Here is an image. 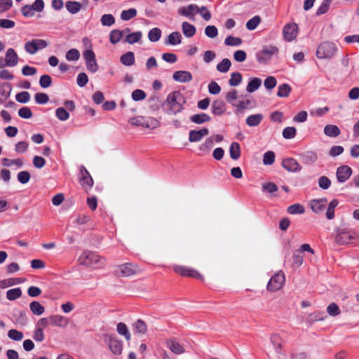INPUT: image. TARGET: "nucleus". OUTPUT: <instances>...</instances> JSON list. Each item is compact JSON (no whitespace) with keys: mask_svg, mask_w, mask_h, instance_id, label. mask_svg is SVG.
<instances>
[{"mask_svg":"<svg viewBox=\"0 0 359 359\" xmlns=\"http://www.w3.org/2000/svg\"><path fill=\"white\" fill-rule=\"evenodd\" d=\"M161 30L159 28H152L148 33V39L151 42H156L161 39Z\"/></svg>","mask_w":359,"mask_h":359,"instance_id":"58836bf2","label":"nucleus"},{"mask_svg":"<svg viewBox=\"0 0 359 359\" xmlns=\"http://www.w3.org/2000/svg\"><path fill=\"white\" fill-rule=\"evenodd\" d=\"M198 6L196 4H190L187 6H183L178 10V13L182 16H185L191 20H194V13H196Z\"/></svg>","mask_w":359,"mask_h":359,"instance_id":"4468645a","label":"nucleus"},{"mask_svg":"<svg viewBox=\"0 0 359 359\" xmlns=\"http://www.w3.org/2000/svg\"><path fill=\"white\" fill-rule=\"evenodd\" d=\"M242 74L239 72H233L231 74V78L229 80V84L231 86H238L241 81H242Z\"/></svg>","mask_w":359,"mask_h":359,"instance_id":"09e8293b","label":"nucleus"},{"mask_svg":"<svg viewBox=\"0 0 359 359\" xmlns=\"http://www.w3.org/2000/svg\"><path fill=\"white\" fill-rule=\"evenodd\" d=\"M332 0H324L321 5L316 10V15L317 16L326 13L330 8V5Z\"/></svg>","mask_w":359,"mask_h":359,"instance_id":"603ef678","label":"nucleus"},{"mask_svg":"<svg viewBox=\"0 0 359 359\" xmlns=\"http://www.w3.org/2000/svg\"><path fill=\"white\" fill-rule=\"evenodd\" d=\"M123 36V32L119 29H113L109 34V41L112 44L118 43Z\"/></svg>","mask_w":359,"mask_h":359,"instance_id":"f704fd0d","label":"nucleus"},{"mask_svg":"<svg viewBox=\"0 0 359 359\" xmlns=\"http://www.w3.org/2000/svg\"><path fill=\"white\" fill-rule=\"evenodd\" d=\"M292 88L287 83L280 84L278 88L277 95L280 97H287L289 96Z\"/></svg>","mask_w":359,"mask_h":359,"instance_id":"72a5a7b5","label":"nucleus"},{"mask_svg":"<svg viewBox=\"0 0 359 359\" xmlns=\"http://www.w3.org/2000/svg\"><path fill=\"white\" fill-rule=\"evenodd\" d=\"M260 22V16L255 15L246 22V28L250 31L254 30L257 28V27L259 25Z\"/></svg>","mask_w":359,"mask_h":359,"instance_id":"a18cd8bd","label":"nucleus"},{"mask_svg":"<svg viewBox=\"0 0 359 359\" xmlns=\"http://www.w3.org/2000/svg\"><path fill=\"white\" fill-rule=\"evenodd\" d=\"M271 342L273 345L276 353L280 354L282 348L281 337L278 334H274L271 337Z\"/></svg>","mask_w":359,"mask_h":359,"instance_id":"a19ab883","label":"nucleus"},{"mask_svg":"<svg viewBox=\"0 0 359 359\" xmlns=\"http://www.w3.org/2000/svg\"><path fill=\"white\" fill-rule=\"evenodd\" d=\"M5 59L8 63V67H14L18 62V56L15 50L12 48L7 50Z\"/></svg>","mask_w":359,"mask_h":359,"instance_id":"412c9836","label":"nucleus"},{"mask_svg":"<svg viewBox=\"0 0 359 359\" xmlns=\"http://www.w3.org/2000/svg\"><path fill=\"white\" fill-rule=\"evenodd\" d=\"M275 153L272 151H268L264 154L263 163L264 165H271L275 161Z\"/></svg>","mask_w":359,"mask_h":359,"instance_id":"774afa93","label":"nucleus"},{"mask_svg":"<svg viewBox=\"0 0 359 359\" xmlns=\"http://www.w3.org/2000/svg\"><path fill=\"white\" fill-rule=\"evenodd\" d=\"M340 133V129L336 125L329 124L324 128V133L328 137H336Z\"/></svg>","mask_w":359,"mask_h":359,"instance_id":"c85d7f7f","label":"nucleus"},{"mask_svg":"<svg viewBox=\"0 0 359 359\" xmlns=\"http://www.w3.org/2000/svg\"><path fill=\"white\" fill-rule=\"evenodd\" d=\"M56 117L62 121H67L69 118V114L64 107H58L55 110Z\"/></svg>","mask_w":359,"mask_h":359,"instance_id":"4d7b16f0","label":"nucleus"},{"mask_svg":"<svg viewBox=\"0 0 359 359\" xmlns=\"http://www.w3.org/2000/svg\"><path fill=\"white\" fill-rule=\"evenodd\" d=\"M285 274L282 271L277 272L269 280L266 289L270 292H275L280 290L285 283Z\"/></svg>","mask_w":359,"mask_h":359,"instance_id":"6e6552de","label":"nucleus"},{"mask_svg":"<svg viewBox=\"0 0 359 359\" xmlns=\"http://www.w3.org/2000/svg\"><path fill=\"white\" fill-rule=\"evenodd\" d=\"M353 173L352 168L346 165H343L337 168L336 176L339 183H344L347 181Z\"/></svg>","mask_w":359,"mask_h":359,"instance_id":"f8f14e48","label":"nucleus"},{"mask_svg":"<svg viewBox=\"0 0 359 359\" xmlns=\"http://www.w3.org/2000/svg\"><path fill=\"white\" fill-rule=\"evenodd\" d=\"M65 7L69 13L74 15L81 11L82 5L80 2L76 1H67L65 3Z\"/></svg>","mask_w":359,"mask_h":359,"instance_id":"393cba45","label":"nucleus"},{"mask_svg":"<svg viewBox=\"0 0 359 359\" xmlns=\"http://www.w3.org/2000/svg\"><path fill=\"white\" fill-rule=\"evenodd\" d=\"M230 156L233 160H237L241 156V147L238 142H232L229 148Z\"/></svg>","mask_w":359,"mask_h":359,"instance_id":"7c9ffc66","label":"nucleus"},{"mask_svg":"<svg viewBox=\"0 0 359 359\" xmlns=\"http://www.w3.org/2000/svg\"><path fill=\"white\" fill-rule=\"evenodd\" d=\"M237 98L238 91L236 89L231 90L226 94L225 96L226 101L233 107H236L237 104L235 103V101L237 100Z\"/></svg>","mask_w":359,"mask_h":359,"instance_id":"c03bdc74","label":"nucleus"},{"mask_svg":"<svg viewBox=\"0 0 359 359\" xmlns=\"http://www.w3.org/2000/svg\"><path fill=\"white\" fill-rule=\"evenodd\" d=\"M39 84L41 88H47L52 84V78L48 74H43L40 77Z\"/></svg>","mask_w":359,"mask_h":359,"instance_id":"0e129e2a","label":"nucleus"},{"mask_svg":"<svg viewBox=\"0 0 359 359\" xmlns=\"http://www.w3.org/2000/svg\"><path fill=\"white\" fill-rule=\"evenodd\" d=\"M185 103L186 100L183 94L179 90H175L168 95L162 106H168L169 108L166 111L167 114L175 115L184 109V104Z\"/></svg>","mask_w":359,"mask_h":359,"instance_id":"f257e3e1","label":"nucleus"},{"mask_svg":"<svg viewBox=\"0 0 359 359\" xmlns=\"http://www.w3.org/2000/svg\"><path fill=\"white\" fill-rule=\"evenodd\" d=\"M264 118L262 114H252L247 117L245 120L246 124L250 127L258 126Z\"/></svg>","mask_w":359,"mask_h":359,"instance_id":"4be33fe9","label":"nucleus"},{"mask_svg":"<svg viewBox=\"0 0 359 359\" xmlns=\"http://www.w3.org/2000/svg\"><path fill=\"white\" fill-rule=\"evenodd\" d=\"M49 320L50 323L58 327H63L67 324L65 318L59 315H52L49 317Z\"/></svg>","mask_w":359,"mask_h":359,"instance_id":"de8ad7c7","label":"nucleus"},{"mask_svg":"<svg viewBox=\"0 0 359 359\" xmlns=\"http://www.w3.org/2000/svg\"><path fill=\"white\" fill-rule=\"evenodd\" d=\"M296 134L297 130L294 127H286L283 130V137L287 140L294 138Z\"/></svg>","mask_w":359,"mask_h":359,"instance_id":"052dcab7","label":"nucleus"},{"mask_svg":"<svg viewBox=\"0 0 359 359\" xmlns=\"http://www.w3.org/2000/svg\"><path fill=\"white\" fill-rule=\"evenodd\" d=\"M136 266L131 263H126L118 266L116 273L122 277L134 275L136 271Z\"/></svg>","mask_w":359,"mask_h":359,"instance_id":"ddd939ff","label":"nucleus"},{"mask_svg":"<svg viewBox=\"0 0 359 359\" xmlns=\"http://www.w3.org/2000/svg\"><path fill=\"white\" fill-rule=\"evenodd\" d=\"M79 181L84 191L88 194L94 184V181L88 170L84 165H81L79 169Z\"/></svg>","mask_w":359,"mask_h":359,"instance_id":"39448f33","label":"nucleus"},{"mask_svg":"<svg viewBox=\"0 0 359 359\" xmlns=\"http://www.w3.org/2000/svg\"><path fill=\"white\" fill-rule=\"evenodd\" d=\"M175 273L182 276L192 277L198 280H203V276L196 270L183 266H175L174 267Z\"/></svg>","mask_w":359,"mask_h":359,"instance_id":"1a4fd4ad","label":"nucleus"},{"mask_svg":"<svg viewBox=\"0 0 359 359\" xmlns=\"http://www.w3.org/2000/svg\"><path fill=\"white\" fill-rule=\"evenodd\" d=\"M181 41H182V35H181L180 32L176 31V32H172L171 34H170L168 36V37L165 41V43L172 45V46H175V45L181 43Z\"/></svg>","mask_w":359,"mask_h":359,"instance_id":"5701e85b","label":"nucleus"},{"mask_svg":"<svg viewBox=\"0 0 359 359\" xmlns=\"http://www.w3.org/2000/svg\"><path fill=\"white\" fill-rule=\"evenodd\" d=\"M167 347L175 354L180 355L185 352L184 348L175 339H169L165 341Z\"/></svg>","mask_w":359,"mask_h":359,"instance_id":"a211bd4d","label":"nucleus"},{"mask_svg":"<svg viewBox=\"0 0 359 359\" xmlns=\"http://www.w3.org/2000/svg\"><path fill=\"white\" fill-rule=\"evenodd\" d=\"M137 14V11L135 8H130L128 10H123L121 13V18L124 21L130 20L135 18Z\"/></svg>","mask_w":359,"mask_h":359,"instance_id":"79ce46f5","label":"nucleus"},{"mask_svg":"<svg viewBox=\"0 0 359 359\" xmlns=\"http://www.w3.org/2000/svg\"><path fill=\"white\" fill-rule=\"evenodd\" d=\"M231 65V62L229 59L224 58L217 65V70L222 73L227 72Z\"/></svg>","mask_w":359,"mask_h":359,"instance_id":"e433bc0d","label":"nucleus"},{"mask_svg":"<svg viewBox=\"0 0 359 359\" xmlns=\"http://www.w3.org/2000/svg\"><path fill=\"white\" fill-rule=\"evenodd\" d=\"M224 43L229 46H238L242 43V39L239 37L228 36L224 41Z\"/></svg>","mask_w":359,"mask_h":359,"instance_id":"bf43d9fd","label":"nucleus"},{"mask_svg":"<svg viewBox=\"0 0 359 359\" xmlns=\"http://www.w3.org/2000/svg\"><path fill=\"white\" fill-rule=\"evenodd\" d=\"M335 242L340 245H347L356 238V233L347 228H338L336 230Z\"/></svg>","mask_w":359,"mask_h":359,"instance_id":"f03ea898","label":"nucleus"},{"mask_svg":"<svg viewBox=\"0 0 359 359\" xmlns=\"http://www.w3.org/2000/svg\"><path fill=\"white\" fill-rule=\"evenodd\" d=\"M22 295L20 287L10 289L6 292V298L10 301H14Z\"/></svg>","mask_w":359,"mask_h":359,"instance_id":"4c0bfd02","label":"nucleus"},{"mask_svg":"<svg viewBox=\"0 0 359 359\" xmlns=\"http://www.w3.org/2000/svg\"><path fill=\"white\" fill-rule=\"evenodd\" d=\"M99 259L100 257L97 254L90 251L83 252L79 258L81 264L87 266H93L98 263Z\"/></svg>","mask_w":359,"mask_h":359,"instance_id":"9b49d317","label":"nucleus"},{"mask_svg":"<svg viewBox=\"0 0 359 359\" xmlns=\"http://www.w3.org/2000/svg\"><path fill=\"white\" fill-rule=\"evenodd\" d=\"M129 123L133 126H142L146 128H154L159 124V122L154 118H147L141 116L131 118Z\"/></svg>","mask_w":359,"mask_h":359,"instance_id":"423d86ee","label":"nucleus"},{"mask_svg":"<svg viewBox=\"0 0 359 359\" xmlns=\"http://www.w3.org/2000/svg\"><path fill=\"white\" fill-rule=\"evenodd\" d=\"M34 100L36 103L39 104H44L48 102L49 97L46 93H37L34 95Z\"/></svg>","mask_w":359,"mask_h":359,"instance_id":"e2e57ef3","label":"nucleus"},{"mask_svg":"<svg viewBox=\"0 0 359 359\" xmlns=\"http://www.w3.org/2000/svg\"><path fill=\"white\" fill-rule=\"evenodd\" d=\"M182 29L184 35L187 38L194 36L196 32V27L188 22H182Z\"/></svg>","mask_w":359,"mask_h":359,"instance_id":"bb28decb","label":"nucleus"},{"mask_svg":"<svg viewBox=\"0 0 359 359\" xmlns=\"http://www.w3.org/2000/svg\"><path fill=\"white\" fill-rule=\"evenodd\" d=\"M135 54L132 51H128L120 57V62L125 66H131L135 64Z\"/></svg>","mask_w":359,"mask_h":359,"instance_id":"b1692460","label":"nucleus"},{"mask_svg":"<svg viewBox=\"0 0 359 359\" xmlns=\"http://www.w3.org/2000/svg\"><path fill=\"white\" fill-rule=\"evenodd\" d=\"M262 85V80L259 78L254 77L250 79L246 87V90L252 93L256 91Z\"/></svg>","mask_w":359,"mask_h":359,"instance_id":"cd10ccee","label":"nucleus"},{"mask_svg":"<svg viewBox=\"0 0 359 359\" xmlns=\"http://www.w3.org/2000/svg\"><path fill=\"white\" fill-rule=\"evenodd\" d=\"M318 186L322 189H328L331 186V180L327 176H321L318 178Z\"/></svg>","mask_w":359,"mask_h":359,"instance_id":"69168bd1","label":"nucleus"},{"mask_svg":"<svg viewBox=\"0 0 359 359\" xmlns=\"http://www.w3.org/2000/svg\"><path fill=\"white\" fill-rule=\"evenodd\" d=\"M31 96L29 92L22 91L18 93L15 95V100L17 102L22 104L27 103L30 100Z\"/></svg>","mask_w":359,"mask_h":359,"instance_id":"5fc2aeb1","label":"nucleus"},{"mask_svg":"<svg viewBox=\"0 0 359 359\" xmlns=\"http://www.w3.org/2000/svg\"><path fill=\"white\" fill-rule=\"evenodd\" d=\"M80 57V53L77 49L72 48L66 53L65 57L68 61L78 60Z\"/></svg>","mask_w":359,"mask_h":359,"instance_id":"680f3d73","label":"nucleus"},{"mask_svg":"<svg viewBox=\"0 0 359 359\" xmlns=\"http://www.w3.org/2000/svg\"><path fill=\"white\" fill-rule=\"evenodd\" d=\"M104 341L107 343L110 350L115 355H121L123 351V342L118 339L116 334L104 335Z\"/></svg>","mask_w":359,"mask_h":359,"instance_id":"0eeeda50","label":"nucleus"},{"mask_svg":"<svg viewBox=\"0 0 359 359\" xmlns=\"http://www.w3.org/2000/svg\"><path fill=\"white\" fill-rule=\"evenodd\" d=\"M327 200L326 198L314 199L311 201L310 206L311 210L316 214H320L324 211L326 207Z\"/></svg>","mask_w":359,"mask_h":359,"instance_id":"dca6fc26","label":"nucleus"},{"mask_svg":"<svg viewBox=\"0 0 359 359\" xmlns=\"http://www.w3.org/2000/svg\"><path fill=\"white\" fill-rule=\"evenodd\" d=\"M149 109L153 111H158L162 104L160 99L156 96H152L149 99Z\"/></svg>","mask_w":359,"mask_h":359,"instance_id":"49530a36","label":"nucleus"},{"mask_svg":"<svg viewBox=\"0 0 359 359\" xmlns=\"http://www.w3.org/2000/svg\"><path fill=\"white\" fill-rule=\"evenodd\" d=\"M133 328L134 330L136 332L140 333V334H144L147 332V325L146 323L141 319H138L134 324H133Z\"/></svg>","mask_w":359,"mask_h":359,"instance_id":"864d4df0","label":"nucleus"},{"mask_svg":"<svg viewBox=\"0 0 359 359\" xmlns=\"http://www.w3.org/2000/svg\"><path fill=\"white\" fill-rule=\"evenodd\" d=\"M278 48L275 46H266L256 53V59L259 64H266L273 55H277Z\"/></svg>","mask_w":359,"mask_h":359,"instance_id":"7ed1b4c3","label":"nucleus"},{"mask_svg":"<svg viewBox=\"0 0 359 359\" xmlns=\"http://www.w3.org/2000/svg\"><path fill=\"white\" fill-rule=\"evenodd\" d=\"M287 211L289 214L296 215V214H303L305 211L304 207L299 203H294L293 205H290Z\"/></svg>","mask_w":359,"mask_h":359,"instance_id":"37998d69","label":"nucleus"},{"mask_svg":"<svg viewBox=\"0 0 359 359\" xmlns=\"http://www.w3.org/2000/svg\"><path fill=\"white\" fill-rule=\"evenodd\" d=\"M327 312L330 316L335 317L340 314L341 311L339 306L336 303L332 302L327 306Z\"/></svg>","mask_w":359,"mask_h":359,"instance_id":"6e6d98bb","label":"nucleus"},{"mask_svg":"<svg viewBox=\"0 0 359 359\" xmlns=\"http://www.w3.org/2000/svg\"><path fill=\"white\" fill-rule=\"evenodd\" d=\"M12 90V86L10 83H4L0 86V95L4 96L5 99H7L11 95Z\"/></svg>","mask_w":359,"mask_h":359,"instance_id":"3c124183","label":"nucleus"},{"mask_svg":"<svg viewBox=\"0 0 359 359\" xmlns=\"http://www.w3.org/2000/svg\"><path fill=\"white\" fill-rule=\"evenodd\" d=\"M326 318L325 313L323 311H316L312 313H310L308 317V322L310 323H313L316 321L324 320Z\"/></svg>","mask_w":359,"mask_h":359,"instance_id":"ea45409f","label":"nucleus"},{"mask_svg":"<svg viewBox=\"0 0 359 359\" xmlns=\"http://www.w3.org/2000/svg\"><path fill=\"white\" fill-rule=\"evenodd\" d=\"M298 30L299 27L297 24L294 22L286 24L283 29L285 40L289 42L294 40L297 36Z\"/></svg>","mask_w":359,"mask_h":359,"instance_id":"9d476101","label":"nucleus"},{"mask_svg":"<svg viewBox=\"0 0 359 359\" xmlns=\"http://www.w3.org/2000/svg\"><path fill=\"white\" fill-rule=\"evenodd\" d=\"M103 26L110 27L115 23V18L111 14H104L100 19Z\"/></svg>","mask_w":359,"mask_h":359,"instance_id":"13d9d810","label":"nucleus"},{"mask_svg":"<svg viewBox=\"0 0 359 359\" xmlns=\"http://www.w3.org/2000/svg\"><path fill=\"white\" fill-rule=\"evenodd\" d=\"M282 166L289 172H295L301 170L302 167L299 163L292 158H285L282 161Z\"/></svg>","mask_w":359,"mask_h":359,"instance_id":"2eb2a0df","label":"nucleus"},{"mask_svg":"<svg viewBox=\"0 0 359 359\" xmlns=\"http://www.w3.org/2000/svg\"><path fill=\"white\" fill-rule=\"evenodd\" d=\"M172 79L178 82L187 83L192 80L193 76L191 72L188 71H176L172 74Z\"/></svg>","mask_w":359,"mask_h":359,"instance_id":"6ab92c4d","label":"nucleus"},{"mask_svg":"<svg viewBox=\"0 0 359 359\" xmlns=\"http://www.w3.org/2000/svg\"><path fill=\"white\" fill-rule=\"evenodd\" d=\"M226 104L222 100H214L211 105V112L215 116H222L226 111Z\"/></svg>","mask_w":359,"mask_h":359,"instance_id":"f3484780","label":"nucleus"},{"mask_svg":"<svg viewBox=\"0 0 359 359\" xmlns=\"http://www.w3.org/2000/svg\"><path fill=\"white\" fill-rule=\"evenodd\" d=\"M211 117L205 113L197 114L190 117V121L196 124H202L205 122H209Z\"/></svg>","mask_w":359,"mask_h":359,"instance_id":"a878e982","label":"nucleus"},{"mask_svg":"<svg viewBox=\"0 0 359 359\" xmlns=\"http://www.w3.org/2000/svg\"><path fill=\"white\" fill-rule=\"evenodd\" d=\"M32 313L36 316H41L45 311V308L37 301H33L29 304Z\"/></svg>","mask_w":359,"mask_h":359,"instance_id":"c756f323","label":"nucleus"},{"mask_svg":"<svg viewBox=\"0 0 359 359\" xmlns=\"http://www.w3.org/2000/svg\"><path fill=\"white\" fill-rule=\"evenodd\" d=\"M252 100L247 99L245 100H241L239 101L236 107V109L235 111V113L238 115L240 114L243 113V111L245 109L248 108H252V106H251Z\"/></svg>","mask_w":359,"mask_h":359,"instance_id":"2f4dec72","label":"nucleus"},{"mask_svg":"<svg viewBox=\"0 0 359 359\" xmlns=\"http://www.w3.org/2000/svg\"><path fill=\"white\" fill-rule=\"evenodd\" d=\"M18 115L22 118L28 119L32 117L33 114L29 107H22L18 110Z\"/></svg>","mask_w":359,"mask_h":359,"instance_id":"338daca9","label":"nucleus"},{"mask_svg":"<svg viewBox=\"0 0 359 359\" xmlns=\"http://www.w3.org/2000/svg\"><path fill=\"white\" fill-rule=\"evenodd\" d=\"M142 36V34L140 31H137L131 34H129L126 36L124 39V42L128 43L130 44H133L135 43L138 42Z\"/></svg>","mask_w":359,"mask_h":359,"instance_id":"c9c22d12","label":"nucleus"},{"mask_svg":"<svg viewBox=\"0 0 359 359\" xmlns=\"http://www.w3.org/2000/svg\"><path fill=\"white\" fill-rule=\"evenodd\" d=\"M301 161L306 165H311L317 161L318 155L315 151H306L300 154Z\"/></svg>","mask_w":359,"mask_h":359,"instance_id":"aec40b11","label":"nucleus"},{"mask_svg":"<svg viewBox=\"0 0 359 359\" xmlns=\"http://www.w3.org/2000/svg\"><path fill=\"white\" fill-rule=\"evenodd\" d=\"M337 50L335 44L332 42L325 41L320 43L316 50V56L319 59L332 57Z\"/></svg>","mask_w":359,"mask_h":359,"instance_id":"20e7f679","label":"nucleus"},{"mask_svg":"<svg viewBox=\"0 0 359 359\" xmlns=\"http://www.w3.org/2000/svg\"><path fill=\"white\" fill-rule=\"evenodd\" d=\"M117 332L119 334L123 335L127 340L130 339V334L128 329L127 325L123 323H118L117 324Z\"/></svg>","mask_w":359,"mask_h":359,"instance_id":"8fccbe9b","label":"nucleus"},{"mask_svg":"<svg viewBox=\"0 0 359 359\" xmlns=\"http://www.w3.org/2000/svg\"><path fill=\"white\" fill-rule=\"evenodd\" d=\"M262 190L264 193H269L276 196V192L278 191V187L274 182H266L262 184Z\"/></svg>","mask_w":359,"mask_h":359,"instance_id":"473e14b6","label":"nucleus"}]
</instances>
